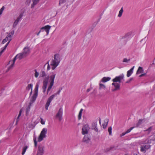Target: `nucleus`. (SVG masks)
I'll return each instance as SVG.
<instances>
[{"label": "nucleus", "mask_w": 155, "mask_h": 155, "mask_svg": "<svg viewBox=\"0 0 155 155\" xmlns=\"http://www.w3.org/2000/svg\"><path fill=\"white\" fill-rule=\"evenodd\" d=\"M51 27L50 25H47L41 28V30L44 29L47 33V35L48 34L49 31Z\"/></svg>", "instance_id": "nucleus-15"}, {"label": "nucleus", "mask_w": 155, "mask_h": 155, "mask_svg": "<svg viewBox=\"0 0 155 155\" xmlns=\"http://www.w3.org/2000/svg\"><path fill=\"white\" fill-rule=\"evenodd\" d=\"M32 90H31V92L30 93V95H31L32 94Z\"/></svg>", "instance_id": "nucleus-49"}, {"label": "nucleus", "mask_w": 155, "mask_h": 155, "mask_svg": "<svg viewBox=\"0 0 155 155\" xmlns=\"http://www.w3.org/2000/svg\"><path fill=\"white\" fill-rule=\"evenodd\" d=\"M62 59V56L59 53H56L54 54L50 63V65L51 67L52 70H54L56 68L59 64Z\"/></svg>", "instance_id": "nucleus-3"}, {"label": "nucleus", "mask_w": 155, "mask_h": 155, "mask_svg": "<svg viewBox=\"0 0 155 155\" xmlns=\"http://www.w3.org/2000/svg\"><path fill=\"white\" fill-rule=\"evenodd\" d=\"M33 84H28L26 87V90L29 91L30 89L32 90Z\"/></svg>", "instance_id": "nucleus-23"}, {"label": "nucleus", "mask_w": 155, "mask_h": 155, "mask_svg": "<svg viewBox=\"0 0 155 155\" xmlns=\"http://www.w3.org/2000/svg\"><path fill=\"white\" fill-rule=\"evenodd\" d=\"M132 80V78H131L130 80H129L130 81H131Z\"/></svg>", "instance_id": "nucleus-52"}, {"label": "nucleus", "mask_w": 155, "mask_h": 155, "mask_svg": "<svg viewBox=\"0 0 155 155\" xmlns=\"http://www.w3.org/2000/svg\"><path fill=\"white\" fill-rule=\"evenodd\" d=\"M47 129L46 128H44L42 129L38 137V141L41 142L43 140L44 138L46 137V134H47Z\"/></svg>", "instance_id": "nucleus-6"}, {"label": "nucleus", "mask_w": 155, "mask_h": 155, "mask_svg": "<svg viewBox=\"0 0 155 155\" xmlns=\"http://www.w3.org/2000/svg\"><path fill=\"white\" fill-rule=\"evenodd\" d=\"M25 57H26V56L22 52L17 54L12 60H11L9 61L8 64L9 65L8 67V70L10 69L13 67L15 61L17 58L21 60Z\"/></svg>", "instance_id": "nucleus-4"}, {"label": "nucleus", "mask_w": 155, "mask_h": 155, "mask_svg": "<svg viewBox=\"0 0 155 155\" xmlns=\"http://www.w3.org/2000/svg\"><path fill=\"white\" fill-rule=\"evenodd\" d=\"M39 0H32V4L31 5V8H33L39 2Z\"/></svg>", "instance_id": "nucleus-20"}, {"label": "nucleus", "mask_w": 155, "mask_h": 155, "mask_svg": "<svg viewBox=\"0 0 155 155\" xmlns=\"http://www.w3.org/2000/svg\"><path fill=\"white\" fill-rule=\"evenodd\" d=\"M46 64H48L47 70L48 71H49V70L51 69V67H50L51 65H50V64H49V61H48L47 62V63L45 65H45Z\"/></svg>", "instance_id": "nucleus-32"}, {"label": "nucleus", "mask_w": 155, "mask_h": 155, "mask_svg": "<svg viewBox=\"0 0 155 155\" xmlns=\"http://www.w3.org/2000/svg\"><path fill=\"white\" fill-rule=\"evenodd\" d=\"M143 72V70L142 67H139L137 71L136 74H138L140 73H142Z\"/></svg>", "instance_id": "nucleus-22"}, {"label": "nucleus", "mask_w": 155, "mask_h": 155, "mask_svg": "<svg viewBox=\"0 0 155 155\" xmlns=\"http://www.w3.org/2000/svg\"><path fill=\"white\" fill-rule=\"evenodd\" d=\"M22 53L26 56V57L28 56L30 53L29 48L27 47H25L23 49Z\"/></svg>", "instance_id": "nucleus-14"}, {"label": "nucleus", "mask_w": 155, "mask_h": 155, "mask_svg": "<svg viewBox=\"0 0 155 155\" xmlns=\"http://www.w3.org/2000/svg\"><path fill=\"white\" fill-rule=\"evenodd\" d=\"M123 11H124L123 9V7H122L120 9V11H119V14L118 15V17L120 18L121 16Z\"/></svg>", "instance_id": "nucleus-27"}, {"label": "nucleus", "mask_w": 155, "mask_h": 155, "mask_svg": "<svg viewBox=\"0 0 155 155\" xmlns=\"http://www.w3.org/2000/svg\"><path fill=\"white\" fill-rule=\"evenodd\" d=\"M56 75L55 72H52L48 77H46L45 78L43 81V85L42 86L43 92L45 93L46 91L47 87V85L48 82L50 84L48 85V87L47 90V94H48V92L50 91L54 84V79Z\"/></svg>", "instance_id": "nucleus-1"}, {"label": "nucleus", "mask_w": 155, "mask_h": 155, "mask_svg": "<svg viewBox=\"0 0 155 155\" xmlns=\"http://www.w3.org/2000/svg\"><path fill=\"white\" fill-rule=\"evenodd\" d=\"M41 30H40L39 31V32L37 33V35H39V34H40V33L41 32Z\"/></svg>", "instance_id": "nucleus-48"}, {"label": "nucleus", "mask_w": 155, "mask_h": 155, "mask_svg": "<svg viewBox=\"0 0 155 155\" xmlns=\"http://www.w3.org/2000/svg\"><path fill=\"white\" fill-rule=\"evenodd\" d=\"M109 121V119H106L104 120V122L103 123L102 126L104 128H105L108 124V123Z\"/></svg>", "instance_id": "nucleus-21"}, {"label": "nucleus", "mask_w": 155, "mask_h": 155, "mask_svg": "<svg viewBox=\"0 0 155 155\" xmlns=\"http://www.w3.org/2000/svg\"><path fill=\"white\" fill-rule=\"evenodd\" d=\"M83 141L84 142L88 143L90 141V139L87 136H85L83 138Z\"/></svg>", "instance_id": "nucleus-19"}, {"label": "nucleus", "mask_w": 155, "mask_h": 155, "mask_svg": "<svg viewBox=\"0 0 155 155\" xmlns=\"http://www.w3.org/2000/svg\"><path fill=\"white\" fill-rule=\"evenodd\" d=\"M35 146V147H36L37 145V142L36 141V139H34Z\"/></svg>", "instance_id": "nucleus-42"}, {"label": "nucleus", "mask_w": 155, "mask_h": 155, "mask_svg": "<svg viewBox=\"0 0 155 155\" xmlns=\"http://www.w3.org/2000/svg\"><path fill=\"white\" fill-rule=\"evenodd\" d=\"M134 155H137V154H134Z\"/></svg>", "instance_id": "nucleus-54"}, {"label": "nucleus", "mask_w": 155, "mask_h": 155, "mask_svg": "<svg viewBox=\"0 0 155 155\" xmlns=\"http://www.w3.org/2000/svg\"><path fill=\"white\" fill-rule=\"evenodd\" d=\"M127 34H126L124 37H127Z\"/></svg>", "instance_id": "nucleus-51"}, {"label": "nucleus", "mask_w": 155, "mask_h": 155, "mask_svg": "<svg viewBox=\"0 0 155 155\" xmlns=\"http://www.w3.org/2000/svg\"><path fill=\"white\" fill-rule=\"evenodd\" d=\"M90 129L89 126L88 124L84 125L82 128V134L83 135L87 134Z\"/></svg>", "instance_id": "nucleus-8"}, {"label": "nucleus", "mask_w": 155, "mask_h": 155, "mask_svg": "<svg viewBox=\"0 0 155 155\" xmlns=\"http://www.w3.org/2000/svg\"><path fill=\"white\" fill-rule=\"evenodd\" d=\"M143 120L141 119H140L138 121V122L137 123L135 127H138L140 126L142 123Z\"/></svg>", "instance_id": "nucleus-25"}, {"label": "nucleus", "mask_w": 155, "mask_h": 155, "mask_svg": "<svg viewBox=\"0 0 155 155\" xmlns=\"http://www.w3.org/2000/svg\"><path fill=\"white\" fill-rule=\"evenodd\" d=\"M35 78H37L39 75V73L36 70H35Z\"/></svg>", "instance_id": "nucleus-33"}, {"label": "nucleus", "mask_w": 155, "mask_h": 155, "mask_svg": "<svg viewBox=\"0 0 155 155\" xmlns=\"http://www.w3.org/2000/svg\"><path fill=\"white\" fill-rule=\"evenodd\" d=\"M111 78L109 77H104L101 80V81L103 83H105L109 81Z\"/></svg>", "instance_id": "nucleus-18"}, {"label": "nucleus", "mask_w": 155, "mask_h": 155, "mask_svg": "<svg viewBox=\"0 0 155 155\" xmlns=\"http://www.w3.org/2000/svg\"><path fill=\"white\" fill-rule=\"evenodd\" d=\"M152 127H150L148 129H147L146 130H144V131H149V133H150V131L151 130Z\"/></svg>", "instance_id": "nucleus-38"}, {"label": "nucleus", "mask_w": 155, "mask_h": 155, "mask_svg": "<svg viewBox=\"0 0 155 155\" xmlns=\"http://www.w3.org/2000/svg\"><path fill=\"white\" fill-rule=\"evenodd\" d=\"M130 61V59H127V58H124L123 59L122 62L123 63H129Z\"/></svg>", "instance_id": "nucleus-30"}, {"label": "nucleus", "mask_w": 155, "mask_h": 155, "mask_svg": "<svg viewBox=\"0 0 155 155\" xmlns=\"http://www.w3.org/2000/svg\"><path fill=\"white\" fill-rule=\"evenodd\" d=\"M63 115V109L62 108H60L57 113L56 115V117L60 121H61L62 119Z\"/></svg>", "instance_id": "nucleus-10"}, {"label": "nucleus", "mask_w": 155, "mask_h": 155, "mask_svg": "<svg viewBox=\"0 0 155 155\" xmlns=\"http://www.w3.org/2000/svg\"><path fill=\"white\" fill-rule=\"evenodd\" d=\"M134 127H130V129H128L126 132V134H127L130 132V131Z\"/></svg>", "instance_id": "nucleus-36"}, {"label": "nucleus", "mask_w": 155, "mask_h": 155, "mask_svg": "<svg viewBox=\"0 0 155 155\" xmlns=\"http://www.w3.org/2000/svg\"><path fill=\"white\" fill-rule=\"evenodd\" d=\"M44 153V147L42 146H39L36 155H43Z\"/></svg>", "instance_id": "nucleus-11"}, {"label": "nucleus", "mask_w": 155, "mask_h": 155, "mask_svg": "<svg viewBox=\"0 0 155 155\" xmlns=\"http://www.w3.org/2000/svg\"><path fill=\"white\" fill-rule=\"evenodd\" d=\"M12 35H10V34H9L7 36V37L5 39H4L3 40V41L2 42V44H4V43H5V42H6L7 41H8V42L6 43V44L5 45V46H6V47H7V46H8V45L9 44L10 42L12 40Z\"/></svg>", "instance_id": "nucleus-9"}, {"label": "nucleus", "mask_w": 155, "mask_h": 155, "mask_svg": "<svg viewBox=\"0 0 155 155\" xmlns=\"http://www.w3.org/2000/svg\"><path fill=\"white\" fill-rule=\"evenodd\" d=\"M145 74H142L141 75H140V76H139V77H143V76H144V75H145Z\"/></svg>", "instance_id": "nucleus-46"}, {"label": "nucleus", "mask_w": 155, "mask_h": 155, "mask_svg": "<svg viewBox=\"0 0 155 155\" xmlns=\"http://www.w3.org/2000/svg\"><path fill=\"white\" fill-rule=\"evenodd\" d=\"M151 147L150 145L141 146L140 147V151L145 153L147 150L149 149Z\"/></svg>", "instance_id": "nucleus-12"}, {"label": "nucleus", "mask_w": 155, "mask_h": 155, "mask_svg": "<svg viewBox=\"0 0 155 155\" xmlns=\"http://www.w3.org/2000/svg\"><path fill=\"white\" fill-rule=\"evenodd\" d=\"M97 122L95 121L93 122L91 125V129L94 130L96 132H98V129L97 127Z\"/></svg>", "instance_id": "nucleus-13"}, {"label": "nucleus", "mask_w": 155, "mask_h": 155, "mask_svg": "<svg viewBox=\"0 0 155 155\" xmlns=\"http://www.w3.org/2000/svg\"><path fill=\"white\" fill-rule=\"evenodd\" d=\"M130 81L129 80L128 81H127L126 83H128L130 82Z\"/></svg>", "instance_id": "nucleus-50"}, {"label": "nucleus", "mask_w": 155, "mask_h": 155, "mask_svg": "<svg viewBox=\"0 0 155 155\" xmlns=\"http://www.w3.org/2000/svg\"><path fill=\"white\" fill-rule=\"evenodd\" d=\"M127 134L126 133V132H123V133L121 135H120V136L121 137H122V136H124L125 134Z\"/></svg>", "instance_id": "nucleus-45"}, {"label": "nucleus", "mask_w": 155, "mask_h": 155, "mask_svg": "<svg viewBox=\"0 0 155 155\" xmlns=\"http://www.w3.org/2000/svg\"><path fill=\"white\" fill-rule=\"evenodd\" d=\"M22 112V109H20L19 111V113L18 114V117H20V116L21 115Z\"/></svg>", "instance_id": "nucleus-39"}, {"label": "nucleus", "mask_w": 155, "mask_h": 155, "mask_svg": "<svg viewBox=\"0 0 155 155\" xmlns=\"http://www.w3.org/2000/svg\"><path fill=\"white\" fill-rule=\"evenodd\" d=\"M1 39H2L1 38H0V41H1Z\"/></svg>", "instance_id": "nucleus-55"}, {"label": "nucleus", "mask_w": 155, "mask_h": 155, "mask_svg": "<svg viewBox=\"0 0 155 155\" xmlns=\"http://www.w3.org/2000/svg\"><path fill=\"white\" fill-rule=\"evenodd\" d=\"M66 2V0H59V5H61L65 3Z\"/></svg>", "instance_id": "nucleus-31"}, {"label": "nucleus", "mask_w": 155, "mask_h": 155, "mask_svg": "<svg viewBox=\"0 0 155 155\" xmlns=\"http://www.w3.org/2000/svg\"><path fill=\"white\" fill-rule=\"evenodd\" d=\"M124 74H122L119 76H116L112 80L113 83L111 84L114 87V88L112 90V91H115L120 89V83L124 81Z\"/></svg>", "instance_id": "nucleus-2"}, {"label": "nucleus", "mask_w": 155, "mask_h": 155, "mask_svg": "<svg viewBox=\"0 0 155 155\" xmlns=\"http://www.w3.org/2000/svg\"><path fill=\"white\" fill-rule=\"evenodd\" d=\"M5 9V7L4 6H3L2 8L0 9V14L2 15L3 11Z\"/></svg>", "instance_id": "nucleus-35"}, {"label": "nucleus", "mask_w": 155, "mask_h": 155, "mask_svg": "<svg viewBox=\"0 0 155 155\" xmlns=\"http://www.w3.org/2000/svg\"><path fill=\"white\" fill-rule=\"evenodd\" d=\"M46 74L44 71H42L41 72V77H44L45 76Z\"/></svg>", "instance_id": "nucleus-37"}, {"label": "nucleus", "mask_w": 155, "mask_h": 155, "mask_svg": "<svg viewBox=\"0 0 155 155\" xmlns=\"http://www.w3.org/2000/svg\"><path fill=\"white\" fill-rule=\"evenodd\" d=\"M41 123L42 124H45V121L43 120L42 118H41Z\"/></svg>", "instance_id": "nucleus-41"}, {"label": "nucleus", "mask_w": 155, "mask_h": 155, "mask_svg": "<svg viewBox=\"0 0 155 155\" xmlns=\"http://www.w3.org/2000/svg\"><path fill=\"white\" fill-rule=\"evenodd\" d=\"M60 92H61V90H59L57 92L54 94H56L55 96H56L57 95V94H60Z\"/></svg>", "instance_id": "nucleus-43"}, {"label": "nucleus", "mask_w": 155, "mask_h": 155, "mask_svg": "<svg viewBox=\"0 0 155 155\" xmlns=\"http://www.w3.org/2000/svg\"><path fill=\"white\" fill-rule=\"evenodd\" d=\"M106 88L105 86L102 84L100 83L99 84V89L101 90L102 89H105Z\"/></svg>", "instance_id": "nucleus-28"}, {"label": "nucleus", "mask_w": 155, "mask_h": 155, "mask_svg": "<svg viewBox=\"0 0 155 155\" xmlns=\"http://www.w3.org/2000/svg\"><path fill=\"white\" fill-rule=\"evenodd\" d=\"M134 68V66L131 69L127 71V77H130L133 73V70Z\"/></svg>", "instance_id": "nucleus-17"}, {"label": "nucleus", "mask_w": 155, "mask_h": 155, "mask_svg": "<svg viewBox=\"0 0 155 155\" xmlns=\"http://www.w3.org/2000/svg\"><path fill=\"white\" fill-rule=\"evenodd\" d=\"M91 90V89L88 88L87 90V92H88Z\"/></svg>", "instance_id": "nucleus-47"}, {"label": "nucleus", "mask_w": 155, "mask_h": 155, "mask_svg": "<svg viewBox=\"0 0 155 155\" xmlns=\"http://www.w3.org/2000/svg\"><path fill=\"white\" fill-rule=\"evenodd\" d=\"M22 17V15L21 14H20L19 16L18 17L16 20L15 21L14 24H13V26L14 27H15L18 24V22L20 21V19Z\"/></svg>", "instance_id": "nucleus-16"}, {"label": "nucleus", "mask_w": 155, "mask_h": 155, "mask_svg": "<svg viewBox=\"0 0 155 155\" xmlns=\"http://www.w3.org/2000/svg\"><path fill=\"white\" fill-rule=\"evenodd\" d=\"M55 94H53L48 99L45 104V108L46 110L48 109V107L49 106L52 100L54 98L55 96Z\"/></svg>", "instance_id": "nucleus-7"}, {"label": "nucleus", "mask_w": 155, "mask_h": 155, "mask_svg": "<svg viewBox=\"0 0 155 155\" xmlns=\"http://www.w3.org/2000/svg\"><path fill=\"white\" fill-rule=\"evenodd\" d=\"M108 131L109 135H111L112 134V127H110L108 129Z\"/></svg>", "instance_id": "nucleus-34"}, {"label": "nucleus", "mask_w": 155, "mask_h": 155, "mask_svg": "<svg viewBox=\"0 0 155 155\" xmlns=\"http://www.w3.org/2000/svg\"><path fill=\"white\" fill-rule=\"evenodd\" d=\"M31 0H26V3L27 5H29L31 3Z\"/></svg>", "instance_id": "nucleus-40"}, {"label": "nucleus", "mask_w": 155, "mask_h": 155, "mask_svg": "<svg viewBox=\"0 0 155 155\" xmlns=\"http://www.w3.org/2000/svg\"><path fill=\"white\" fill-rule=\"evenodd\" d=\"M28 148V147L27 146H25L23 148L22 151L21 153V154L22 155H24L25 153L26 150Z\"/></svg>", "instance_id": "nucleus-26"}, {"label": "nucleus", "mask_w": 155, "mask_h": 155, "mask_svg": "<svg viewBox=\"0 0 155 155\" xmlns=\"http://www.w3.org/2000/svg\"><path fill=\"white\" fill-rule=\"evenodd\" d=\"M31 106H30V105H29L28 107L27 108L26 110V116L28 115L30 111V108Z\"/></svg>", "instance_id": "nucleus-24"}, {"label": "nucleus", "mask_w": 155, "mask_h": 155, "mask_svg": "<svg viewBox=\"0 0 155 155\" xmlns=\"http://www.w3.org/2000/svg\"><path fill=\"white\" fill-rule=\"evenodd\" d=\"M83 111V109H81L80 110L79 112L78 116V118L79 120H80L81 118L82 113Z\"/></svg>", "instance_id": "nucleus-29"}, {"label": "nucleus", "mask_w": 155, "mask_h": 155, "mask_svg": "<svg viewBox=\"0 0 155 155\" xmlns=\"http://www.w3.org/2000/svg\"><path fill=\"white\" fill-rule=\"evenodd\" d=\"M39 87V84H37L35 88L34 93L30 99L29 104L30 106H32L33 104L35 102L38 94V88Z\"/></svg>", "instance_id": "nucleus-5"}, {"label": "nucleus", "mask_w": 155, "mask_h": 155, "mask_svg": "<svg viewBox=\"0 0 155 155\" xmlns=\"http://www.w3.org/2000/svg\"><path fill=\"white\" fill-rule=\"evenodd\" d=\"M99 123H100V124H101V119H100V120H99Z\"/></svg>", "instance_id": "nucleus-53"}, {"label": "nucleus", "mask_w": 155, "mask_h": 155, "mask_svg": "<svg viewBox=\"0 0 155 155\" xmlns=\"http://www.w3.org/2000/svg\"><path fill=\"white\" fill-rule=\"evenodd\" d=\"M19 117H18L17 119H16V124L17 125L18 122V121H19Z\"/></svg>", "instance_id": "nucleus-44"}]
</instances>
